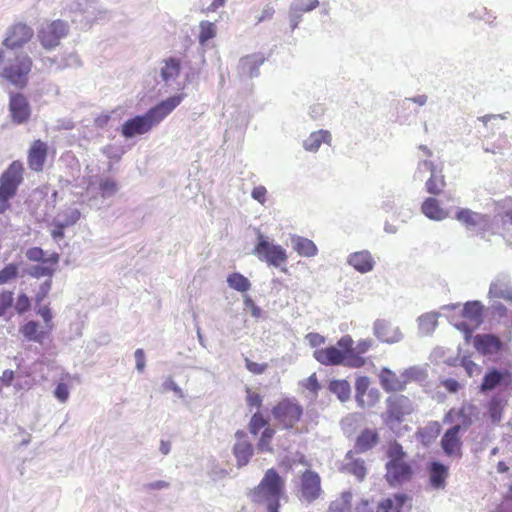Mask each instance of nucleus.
I'll return each mask as SVG.
<instances>
[{
	"label": "nucleus",
	"instance_id": "f257e3e1",
	"mask_svg": "<svg viewBox=\"0 0 512 512\" xmlns=\"http://www.w3.org/2000/svg\"><path fill=\"white\" fill-rule=\"evenodd\" d=\"M183 100V95H174L150 108L146 114L127 120L121 129L125 138L148 133L154 126L164 120Z\"/></svg>",
	"mask_w": 512,
	"mask_h": 512
},
{
	"label": "nucleus",
	"instance_id": "f03ea898",
	"mask_svg": "<svg viewBox=\"0 0 512 512\" xmlns=\"http://www.w3.org/2000/svg\"><path fill=\"white\" fill-rule=\"evenodd\" d=\"M304 407L295 397H283L271 409L277 426L294 434H301L308 429L303 425Z\"/></svg>",
	"mask_w": 512,
	"mask_h": 512
},
{
	"label": "nucleus",
	"instance_id": "7ed1b4c3",
	"mask_svg": "<svg viewBox=\"0 0 512 512\" xmlns=\"http://www.w3.org/2000/svg\"><path fill=\"white\" fill-rule=\"evenodd\" d=\"M284 481L274 468L268 469L260 483L252 490L253 502L265 504L268 512H279Z\"/></svg>",
	"mask_w": 512,
	"mask_h": 512
},
{
	"label": "nucleus",
	"instance_id": "20e7f679",
	"mask_svg": "<svg viewBox=\"0 0 512 512\" xmlns=\"http://www.w3.org/2000/svg\"><path fill=\"white\" fill-rule=\"evenodd\" d=\"M4 52L0 50V75L16 87L24 88L28 83V75L32 70L33 61L24 53L4 61Z\"/></svg>",
	"mask_w": 512,
	"mask_h": 512
},
{
	"label": "nucleus",
	"instance_id": "39448f33",
	"mask_svg": "<svg viewBox=\"0 0 512 512\" xmlns=\"http://www.w3.org/2000/svg\"><path fill=\"white\" fill-rule=\"evenodd\" d=\"M23 164L13 161L0 177V213L10 208L9 200L16 195L18 186L23 181Z\"/></svg>",
	"mask_w": 512,
	"mask_h": 512
},
{
	"label": "nucleus",
	"instance_id": "423d86ee",
	"mask_svg": "<svg viewBox=\"0 0 512 512\" xmlns=\"http://www.w3.org/2000/svg\"><path fill=\"white\" fill-rule=\"evenodd\" d=\"M253 254L257 256L259 260L274 267H281L285 265L288 260L286 250L280 245L269 242L261 233L257 236V243L253 249Z\"/></svg>",
	"mask_w": 512,
	"mask_h": 512
},
{
	"label": "nucleus",
	"instance_id": "0eeeda50",
	"mask_svg": "<svg viewBox=\"0 0 512 512\" xmlns=\"http://www.w3.org/2000/svg\"><path fill=\"white\" fill-rule=\"evenodd\" d=\"M337 345L346 350L348 367L361 368L367 362L364 354L372 348L373 341L366 338L360 339L355 343L350 335H344L337 341Z\"/></svg>",
	"mask_w": 512,
	"mask_h": 512
},
{
	"label": "nucleus",
	"instance_id": "6e6552de",
	"mask_svg": "<svg viewBox=\"0 0 512 512\" xmlns=\"http://www.w3.org/2000/svg\"><path fill=\"white\" fill-rule=\"evenodd\" d=\"M483 312L484 307L479 301H469L464 304L461 312L462 320L455 322L454 326L464 333L466 340L482 324Z\"/></svg>",
	"mask_w": 512,
	"mask_h": 512
},
{
	"label": "nucleus",
	"instance_id": "1a4fd4ad",
	"mask_svg": "<svg viewBox=\"0 0 512 512\" xmlns=\"http://www.w3.org/2000/svg\"><path fill=\"white\" fill-rule=\"evenodd\" d=\"M69 31L67 22L54 20L46 23L38 31V39L45 49H53L60 44L62 38L66 37Z\"/></svg>",
	"mask_w": 512,
	"mask_h": 512
},
{
	"label": "nucleus",
	"instance_id": "9d476101",
	"mask_svg": "<svg viewBox=\"0 0 512 512\" xmlns=\"http://www.w3.org/2000/svg\"><path fill=\"white\" fill-rule=\"evenodd\" d=\"M386 423H400L413 412L410 399L404 395H393L386 400Z\"/></svg>",
	"mask_w": 512,
	"mask_h": 512
},
{
	"label": "nucleus",
	"instance_id": "9b49d317",
	"mask_svg": "<svg viewBox=\"0 0 512 512\" xmlns=\"http://www.w3.org/2000/svg\"><path fill=\"white\" fill-rule=\"evenodd\" d=\"M321 492L319 474L312 470L304 471L300 476V499L311 503L320 497Z\"/></svg>",
	"mask_w": 512,
	"mask_h": 512
},
{
	"label": "nucleus",
	"instance_id": "f8f14e48",
	"mask_svg": "<svg viewBox=\"0 0 512 512\" xmlns=\"http://www.w3.org/2000/svg\"><path fill=\"white\" fill-rule=\"evenodd\" d=\"M313 357L325 366L345 365L348 367L347 352L338 345L317 349L313 352Z\"/></svg>",
	"mask_w": 512,
	"mask_h": 512
},
{
	"label": "nucleus",
	"instance_id": "ddd939ff",
	"mask_svg": "<svg viewBox=\"0 0 512 512\" xmlns=\"http://www.w3.org/2000/svg\"><path fill=\"white\" fill-rule=\"evenodd\" d=\"M418 168H424L430 172V177L425 183L426 191L431 195H440L447 185L442 169L438 171L430 160L421 161Z\"/></svg>",
	"mask_w": 512,
	"mask_h": 512
},
{
	"label": "nucleus",
	"instance_id": "4468645a",
	"mask_svg": "<svg viewBox=\"0 0 512 512\" xmlns=\"http://www.w3.org/2000/svg\"><path fill=\"white\" fill-rule=\"evenodd\" d=\"M33 37V30L26 24L17 23L10 27L3 45L10 49L21 48Z\"/></svg>",
	"mask_w": 512,
	"mask_h": 512
},
{
	"label": "nucleus",
	"instance_id": "2eb2a0df",
	"mask_svg": "<svg viewBox=\"0 0 512 512\" xmlns=\"http://www.w3.org/2000/svg\"><path fill=\"white\" fill-rule=\"evenodd\" d=\"M9 112L11 119L16 124L27 122L31 115V109L28 100L21 93L10 95Z\"/></svg>",
	"mask_w": 512,
	"mask_h": 512
},
{
	"label": "nucleus",
	"instance_id": "dca6fc26",
	"mask_svg": "<svg viewBox=\"0 0 512 512\" xmlns=\"http://www.w3.org/2000/svg\"><path fill=\"white\" fill-rule=\"evenodd\" d=\"M475 350L482 355H494L503 349V342L494 334H477L473 337Z\"/></svg>",
	"mask_w": 512,
	"mask_h": 512
},
{
	"label": "nucleus",
	"instance_id": "f3484780",
	"mask_svg": "<svg viewBox=\"0 0 512 512\" xmlns=\"http://www.w3.org/2000/svg\"><path fill=\"white\" fill-rule=\"evenodd\" d=\"M48 155L47 144L38 139L32 142L27 156L28 167L35 172H41Z\"/></svg>",
	"mask_w": 512,
	"mask_h": 512
},
{
	"label": "nucleus",
	"instance_id": "a211bd4d",
	"mask_svg": "<svg viewBox=\"0 0 512 512\" xmlns=\"http://www.w3.org/2000/svg\"><path fill=\"white\" fill-rule=\"evenodd\" d=\"M386 470V479L392 485L410 480L413 474L411 466L404 460L387 462Z\"/></svg>",
	"mask_w": 512,
	"mask_h": 512
},
{
	"label": "nucleus",
	"instance_id": "6ab92c4d",
	"mask_svg": "<svg viewBox=\"0 0 512 512\" xmlns=\"http://www.w3.org/2000/svg\"><path fill=\"white\" fill-rule=\"evenodd\" d=\"M460 429L461 425L451 427L444 433L441 439V447L448 456L460 457L462 455V442L459 437Z\"/></svg>",
	"mask_w": 512,
	"mask_h": 512
},
{
	"label": "nucleus",
	"instance_id": "aec40b11",
	"mask_svg": "<svg viewBox=\"0 0 512 512\" xmlns=\"http://www.w3.org/2000/svg\"><path fill=\"white\" fill-rule=\"evenodd\" d=\"M512 383V374L505 370L499 371L496 368L489 369L484 375L480 389L481 391H491L497 386L505 384L506 386Z\"/></svg>",
	"mask_w": 512,
	"mask_h": 512
},
{
	"label": "nucleus",
	"instance_id": "412c9836",
	"mask_svg": "<svg viewBox=\"0 0 512 512\" xmlns=\"http://www.w3.org/2000/svg\"><path fill=\"white\" fill-rule=\"evenodd\" d=\"M374 334L383 342L394 343L401 339L402 333L391 322L379 319L374 323Z\"/></svg>",
	"mask_w": 512,
	"mask_h": 512
},
{
	"label": "nucleus",
	"instance_id": "4be33fe9",
	"mask_svg": "<svg viewBox=\"0 0 512 512\" xmlns=\"http://www.w3.org/2000/svg\"><path fill=\"white\" fill-rule=\"evenodd\" d=\"M455 218L467 229L485 227L488 224V217L486 215L474 212L467 208H461L458 210Z\"/></svg>",
	"mask_w": 512,
	"mask_h": 512
},
{
	"label": "nucleus",
	"instance_id": "5701e85b",
	"mask_svg": "<svg viewBox=\"0 0 512 512\" xmlns=\"http://www.w3.org/2000/svg\"><path fill=\"white\" fill-rule=\"evenodd\" d=\"M381 387L386 392L403 391L406 387V381L402 380L395 372L388 368H383L379 374Z\"/></svg>",
	"mask_w": 512,
	"mask_h": 512
},
{
	"label": "nucleus",
	"instance_id": "b1692460",
	"mask_svg": "<svg viewBox=\"0 0 512 512\" xmlns=\"http://www.w3.org/2000/svg\"><path fill=\"white\" fill-rule=\"evenodd\" d=\"M488 296L512 303V286L505 277H497L490 284Z\"/></svg>",
	"mask_w": 512,
	"mask_h": 512
},
{
	"label": "nucleus",
	"instance_id": "393cba45",
	"mask_svg": "<svg viewBox=\"0 0 512 512\" xmlns=\"http://www.w3.org/2000/svg\"><path fill=\"white\" fill-rule=\"evenodd\" d=\"M421 212L427 218L435 221H441L448 217V212L441 207L439 200L434 197H428L423 201Z\"/></svg>",
	"mask_w": 512,
	"mask_h": 512
},
{
	"label": "nucleus",
	"instance_id": "a878e982",
	"mask_svg": "<svg viewBox=\"0 0 512 512\" xmlns=\"http://www.w3.org/2000/svg\"><path fill=\"white\" fill-rule=\"evenodd\" d=\"M429 483L434 489H444L448 477V467L439 462H432L428 468Z\"/></svg>",
	"mask_w": 512,
	"mask_h": 512
},
{
	"label": "nucleus",
	"instance_id": "bb28decb",
	"mask_svg": "<svg viewBox=\"0 0 512 512\" xmlns=\"http://www.w3.org/2000/svg\"><path fill=\"white\" fill-rule=\"evenodd\" d=\"M379 441L378 432L375 429H364L356 438L354 450L356 453H364L372 449Z\"/></svg>",
	"mask_w": 512,
	"mask_h": 512
},
{
	"label": "nucleus",
	"instance_id": "cd10ccee",
	"mask_svg": "<svg viewBox=\"0 0 512 512\" xmlns=\"http://www.w3.org/2000/svg\"><path fill=\"white\" fill-rule=\"evenodd\" d=\"M254 454V447L249 440L237 441L233 447V455L236 458L237 467L246 466Z\"/></svg>",
	"mask_w": 512,
	"mask_h": 512
},
{
	"label": "nucleus",
	"instance_id": "c85d7f7f",
	"mask_svg": "<svg viewBox=\"0 0 512 512\" xmlns=\"http://www.w3.org/2000/svg\"><path fill=\"white\" fill-rule=\"evenodd\" d=\"M348 263L361 273L369 272L373 269L374 260L368 251H359L351 254Z\"/></svg>",
	"mask_w": 512,
	"mask_h": 512
},
{
	"label": "nucleus",
	"instance_id": "c756f323",
	"mask_svg": "<svg viewBox=\"0 0 512 512\" xmlns=\"http://www.w3.org/2000/svg\"><path fill=\"white\" fill-rule=\"evenodd\" d=\"M20 332L27 340L42 343L51 331L41 329L36 321H28L20 328Z\"/></svg>",
	"mask_w": 512,
	"mask_h": 512
},
{
	"label": "nucleus",
	"instance_id": "7c9ffc66",
	"mask_svg": "<svg viewBox=\"0 0 512 512\" xmlns=\"http://www.w3.org/2000/svg\"><path fill=\"white\" fill-rule=\"evenodd\" d=\"M59 254L54 252L43 263L49 265H35L32 267L30 274L35 278L47 276L49 279L53 276L56 266L59 262Z\"/></svg>",
	"mask_w": 512,
	"mask_h": 512
},
{
	"label": "nucleus",
	"instance_id": "2f4dec72",
	"mask_svg": "<svg viewBox=\"0 0 512 512\" xmlns=\"http://www.w3.org/2000/svg\"><path fill=\"white\" fill-rule=\"evenodd\" d=\"M331 142V134L327 130H318L312 132L309 137L303 142L305 150L316 152L322 143Z\"/></svg>",
	"mask_w": 512,
	"mask_h": 512
},
{
	"label": "nucleus",
	"instance_id": "473e14b6",
	"mask_svg": "<svg viewBox=\"0 0 512 512\" xmlns=\"http://www.w3.org/2000/svg\"><path fill=\"white\" fill-rule=\"evenodd\" d=\"M294 250L303 257H313L318 253V249L314 242L308 238L294 236L292 238Z\"/></svg>",
	"mask_w": 512,
	"mask_h": 512
},
{
	"label": "nucleus",
	"instance_id": "72a5a7b5",
	"mask_svg": "<svg viewBox=\"0 0 512 512\" xmlns=\"http://www.w3.org/2000/svg\"><path fill=\"white\" fill-rule=\"evenodd\" d=\"M265 58L262 54H252L242 57L240 60V66L242 70L247 73L250 77L258 74L259 67L264 63Z\"/></svg>",
	"mask_w": 512,
	"mask_h": 512
},
{
	"label": "nucleus",
	"instance_id": "f704fd0d",
	"mask_svg": "<svg viewBox=\"0 0 512 512\" xmlns=\"http://www.w3.org/2000/svg\"><path fill=\"white\" fill-rule=\"evenodd\" d=\"M259 438L256 443V448L261 453H273L274 449L272 446V440L276 434V430L273 427H266L259 433Z\"/></svg>",
	"mask_w": 512,
	"mask_h": 512
},
{
	"label": "nucleus",
	"instance_id": "c9c22d12",
	"mask_svg": "<svg viewBox=\"0 0 512 512\" xmlns=\"http://www.w3.org/2000/svg\"><path fill=\"white\" fill-rule=\"evenodd\" d=\"M476 412V407L472 404H463L457 411L450 410L448 416L455 414L464 427H469L473 420L472 417Z\"/></svg>",
	"mask_w": 512,
	"mask_h": 512
},
{
	"label": "nucleus",
	"instance_id": "e433bc0d",
	"mask_svg": "<svg viewBox=\"0 0 512 512\" xmlns=\"http://www.w3.org/2000/svg\"><path fill=\"white\" fill-rule=\"evenodd\" d=\"M356 402L362 409H370L376 406L380 400V392L376 388L363 393L362 395H355Z\"/></svg>",
	"mask_w": 512,
	"mask_h": 512
},
{
	"label": "nucleus",
	"instance_id": "4c0bfd02",
	"mask_svg": "<svg viewBox=\"0 0 512 512\" xmlns=\"http://www.w3.org/2000/svg\"><path fill=\"white\" fill-rule=\"evenodd\" d=\"M266 427H272L269 424V420L261 413L255 412L248 423V430L251 435L257 436L261 430L266 429Z\"/></svg>",
	"mask_w": 512,
	"mask_h": 512
},
{
	"label": "nucleus",
	"instance_id": "58836bf2",
	"mask_svg": "<svg viewBox=\"0 0 512 512\" xmlns=\"http://www.w3.org/2000/svg\"><path fill=\"white\" fill-rule=\"evenodd\" d=\"M81 213L77 208H67L62 210L54 218L55 221L61 222L63 226L70 227L80 219Z\"/></svg>",
	"mask_w": 512,
	"mask_h": 512
},
{
	"label": "nucleus",
	"instance_id": "ea45409f",
	"mask_svg": "<svg viewBox=\"0 0 512 512\" xmlns=\"http://www.w3.org/2000/svg\"><path fill=\"white\" fill-rule=\"evenodd\" d=\"M329 390L336 394L341 401H346L350 397L351 388L347 380H333L329 384Z\"/></svg>",
	"mask_w": 512,
	"mask_h": 512
},
{
	"label": "nucleus",
	"instance_id": "a19ab883",
	"mask_svg": "<svg viewBox=\"0 0 512 512\" xmlns=\"http://www.w3.org/2000/svg\"><path fill=\"white\" fill-rule=\"evenodd\" d=\"M503 404L500 398L493 397L487 405V415L493 424H498L502 419Z\"/></svg>",
	"mask_w": 512,
	"mask_h": 512
},
{
	"label": "nucleus",
	"instance_id": "79ce46f5",
	"mask_svg": "<svg viewBox=\"0 0 512 512\" xmlns=\"http://www.w3.org/2000/svg\"><path fill=\"white\" fill-rule=\"evenodd\" d=\"M180 72V61L176 58H169L165 60V65L161 69V76L163 80L168 81L178 77Z\"/></svg>",
	"mask_w": 512,
	"mask_h": 512
},
{
	"label": "nucleus",
	"instance_id": "37998d69",
	"mask_svg": "<svg viewBox=\"0 0 512 512\" xmlns=\"http://www.w3.org/2000/svg\"><path fill=\"white\" fill-rule=\"evenodd\" d=\"M227 282L231 288L239 292H247L251 287L249 280L238 272L230 274L227 277Z\"/></svg>",
	"mask_w": 512,
	"mask_h": 512
},
{
	"label": "nucleus",
	"instance_id": "c03bdc74",
	"mask_svg": "<svg viewBox=\"0 0 512 512\" xmlns=\"http://www.w3.org/2000/svg\"><path fill=\"white\" fill-rule=\"evenodd\" d=\"M71 380V375L65 373L61 376V382H59L54 390V396L61 403H65L69 398V385L68 382Z\"/></svg>",
	"mask_w": 512,
	"mask_h": 512
},
{
	"label": "nucleus",
	"instance_id": "a18cd8bd",
	"mask_svg": "<svg viewBox=\"0 0 512 512\" xmlns=\"http://www.w3.org/2000/svg\"><path fill=\"white\" fill-rule=\"evenodd\" d=\"M200 32L198 36L199 43L204 45L208 40L216 36V26L209 21H201L199 24Z\"/></svg>",
	"mask_w": 512,
	"mask_h": 512
},
{
	"label": "nucleus",
	"instance_id": "49530a36",
	"mask_svg": "<svg viewBox=\"0 0 512 512\" xmlns=\"http://www.w3.org/2000/svg\"><path fill=\"white\" fill-rule=\"evenodd\" d=\"M345 469L348 473L354 475L359 481H363L367 474L364 460H353L346 464Z\"/></svg>",
	"mask_w": 512,
	"mask_h": 512
},
{
	"label": "nucleus",
	"instance_id": "de8ad7c7",
	"mask_svg": "<svg viewBox=\"0 0 512 512\" xmlns=\"http://www.w3.org/2000/svg\"><path fill=\"white\" fill-rule=\"evenodd\" d=\"M99 191L101 194V197H111L115 195L118 191V185L117 182L110 177H106L100 180L99 182Z\"/></svg>",
	"mask_w": 512,
	"mask_h": 512
},
{
	"label": "nucleus",
	"instance_id": "09e8293b",
	"mask_svg": "<svg viewBox=\"0 0 512 512\" xmlns=\"http://www.w3.org/2000/svg\"><path fill=\"white\" fill-rule=\"evenodd\" d=\"M19 276V267L16 263H9L0 270V285L6 284Z\"/></svg>",
	"mask_w": 512,
	"mask_h": 512
},
{
	"label": "nucleus",
	"instance_id": "8fccbe9b",
	"mask_svg": "<svg viewBox=\"0 0 512 512\" xmlns=\"http://www.w3.org/2000/svg\"><path fill=\"white\" fill-rule=\"evenodd\" d=\"M13 292L8 290L0 291V317L6 315L13 305Z\"/></svg>",
	"mask_w": 512,
	"mask_h": 512
},
{
	"label": "nucleus",
	"instance_id": "3c124183",
	"mask_svg": "<svg viewBox=\"0 0 512 512\" xmlns=\"http://www.w3.org/2000/svg\"><path fill=\"white\" fill-rule=\"evenodd\" d=\"M387 456L389 458L388 462H397L403 461L405 457V452L403 451L402 446L397 443H391L387 450Z\"/></svg>",
	"mask_w": 512,
	"mask_h": 512
},
{
	"label": "nucleus",
	"instance_id": "603ef678",
	"mask_svg": "<svg viewBox=\"0 0 512 512\" xmlns=\"http://www.w3.org/2000/svg\"><path fill=\"white\" fill-rule=\"evenodd\" d=\"M438 313L429 312L419 317V324L425 330L434 329L437 325Z\"/></svg>",
	"mask_w": 512,
	"mask_h": 512
},
{
	"label": "nucleus",
	"instance_id": "864d4df0",
	"mask_svg": "<svg viewBox=\"0 0 512 512\" xmlns=\"http://www.w3.org/2000/svg\"><path fill=\"white\" fill-rule=\"evenodd\" d=\"M246 393H247L246 403H247L248 407L250 409H252V408L259 409L263 404L262 396L259 393L252 391L250 388L246 389Z\"/></svg>",
	"mask_w": 512,
	"mask_h": 512
},
{
	"label": "nucleus",
	"instance_id": "5fc2aeb1",
	"mask_svg": "<svg viewBox=\"0 0 512 512\" xmlns=\"http://www.w3.org/2000/svg\"><path fill=\"white\" fill-rule=\"evenodd\" d=\"M31 307V301L25 293H20L16 299L15 310L18 314H24Z\"/></svg>",
	"mask_w": 512,
	"mask_h": 512
},
{
	"label": "nucleus",
	"instance_id": "6e6d98bb",
	"mask_svg": "<svg viewBox=\"0 0 512 512\" xmlns=\"http://www.w3.org/2000/svg\"><path fill=\"white\" fill-rule=\"evenodd\" d=\"M245 366L249 372L255 375L263 374L268 368L267 363H257L248 358L245 359Z\"/></svg>",
	"mask_w": 512,
	"mask_h": 512
},
{
	"label": "nucleus",
	"instance_id": "4d7b16f0",
	"mask_svg": "<svg viewBox=\"0 0 512 512\" xmlns=\"http://www.w3.org/2000/svg\"><path fill=\"white\" fill-rule=\"evenodd\" d=\"M370 390H372V388H370V380L367 376H360L356 379L355 395H362Z\"/></svg>",
	"mask_w": 512,
	"mask_h": 512
},
{
	"label": "nucleus",
	"instance_id": "13d9d810",
	"mask_svg": "<svg viewBox=\"0 0 512 512\" xmlns=\"http://www.w3.org/2000/svg\"><path fill=\"white\" fill-rule=\"evenodd\" d=\"M37 313L43 318L45 323V328L48 329V331H52L54 328V324L52 322V312L51 309L45 305L37 311Z\"/></svg>",
	"mask_w": 512,
	"mask_h": 512
},
{
	"label": "nucleus",
	"instance_id": "bf43d9fd",
	"mask_svg": "<svg viewBox=\"0 0 512 512\" xmlns=\"http://www.w3.org/2000/svg\"><path fill=\"white\" fill-rule=\"evenodd\" d=\"M45 253L44 251L39 247H32L27 250L26 257L30 261L34 262H44L46 259L44 258Z\"/></svg>",
	"mask_w": 512,
	"mask_h": 512
},
{
	"label": "nucleus",
	"instance_id": "052dcab7",
	"mask_svg": "<svg viewBox=\"0 0 512 512\" xmlns=\"http://www.w3.org/2000/svg\"><path fill=\"white\" fill-rule=\"evenodd\" d=\"M52 286V280L48 279L43 284H41L39 291L35 296V300L37 303H41L49 294Z\"/></svg>",
	"mask_w": 512,
	"mask_h": 512
},
{
	"label": "nucleus",
	"instance_id": "680f3d73",
	"mask_svg": "<svg viewBox=\"0 0 512 512\" xmlns=\"http://www.w3.org/2000/svg\"><path fill=\"white\" fill-rule=\"evenodd\" d=\"M462 364L470 377L478 375L481 372V367L472 360L464 359Z\"/></svg>",
	"mask_w": 512,
	"mask_h": 512
},
{
	"label": "nucleus",
	"instance_id": "e2e57ef3",
	"mask_svg": "<svg viewBox=\"0 0 512 512\" xmlns=\"http://www.w3.org/2000/svg\"><path fill=\"white\" fill-rule=\"evenodd\" d=\"M305 338L312 347H318L325 343V337L316 332L308 333Z\"/></svg>",
	"mask_w": 512,
	"mask_h": 512
},
{
	"label": "nucleus",
	"instance_id": "0e129e2a",
	"mask_svg": "<svg viewBox=\"0 0 512 512\" xmlns=\"http://www.w3.org/2000/svg\"><path fill=\"white\" fill-rule=\"evenodd\" d=\"M267 190L264 186L254 187L251 193L253 199L257 200L259 203L264 204L266 201Z\"/></svg>",
	"mask_w": 512,
	"mask_h": 512
},
{
	"label": "nucleus",
	"instance_id": "69168bd1",
	"mask_svg": "<svg viewBox=\"0 0 512 512\" xmlns=\"http://www.w3.org/2000/svg\"><path fill=\"white\" fill-rule=\"evenodd\" d=\"M318 5V0H300L298 10L300 12H309L316 9Z\"/></svg>",
	"mask_w": 512,
	"mask_h": 512
},
{
	"label": "nucleus",
	"instance_id": "338daca9",
	"mask_svg": "<svg viewBox=\"0 0 512 512\" xmlns=\"http://www.w3.org/2000/svg\"><path fill=\"white\" fill-rule=\"evenodd\" d=\"M135 362H136V369L139 372H142L145 368V353L143 349H137L134 353Z\"/></svg>",
	"mask_w": 512,
	"mask_h": 512
},
{
	"label": "nucleus",
	"instance_id": "774afa93",
	"mask_svg": "<svg viewBox=\"0 0 512 512\" xmlns=\"http://www.w3.org/2000/svg\"><path fill=\"white\" fill-rule=\"evenodd\" d=\"M163 386L165 390H171L175 392L178 396L183 397L182 389L173 381L172 378H168L164 382Z\"/></svg>",
	"mask_w": 512,
	"mask_h": 512
}]
</instances>
